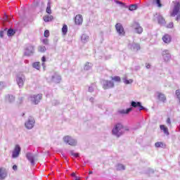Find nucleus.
Listing matches in <instances>:
<instances>
[{
    "instance_id": "obj_2",
    "label": "nucleus",
    "mask_w": 180,
    "mask_h": 180,
    "mask_svg": "<svg viewBox=\"0 0 180 180\" xmlns=\"http://www.w3.org/2000/svg\"><path fill=\"white\" fill-rule=\"evenodd\" d=\"M124 129L123 124L118 123L115 124V127L112 129V134L115 136H117L118 137H120L122 136V132H120V130Z\"/></svg>"
},
{
    "instance_id": "obj_25",
    "label": "nucleus",
    "mask_w": 180,
    "mask_h": 180,
    "mask_svg": "<svg viewBox=\"0 0 180 180\" xmlns=\"http://www.w3.org/2000/svg\"><path fill=\"white\" fill-rule=\"evenodd\" d=\"M53 18V15H45L44 17V22H51Z\"/></svg>"
},
{
    "instance_id": "obj_18",
    "label": "nucleus",
    "mask_w": 180,
    "mask_h": 180,
    "mask_svg": "<svg viewBox=\"0 0 180 180\" xmlns=\"http://www.w3.org/2000/svg\"><path fill=\"white\" fill-rule=\"evenodd\" d=\"M15 34H16V30L10 28L7 30V36L8 37H12L13 36H15Z\"/></svg>"
},
{
    "instance_id": "obj_9",
    "label": "nucleus",
    "mask_w": 180,
    "mask_h": 180,
    "mask_svg": "<svg viewBox=\"0 0 180 180\" xmlns=\"http://www.w3.org/2000/svg\"><path fill=\"white\" fill-rule=\"evenodd\" d=\"M115 28L119 34H120L121 36H124V28H123V26L121 25L120 23L116 24Z\"/></svg>"
},
{
    "instance_id": "obj_42",
    "label": "nucleus",
    "mask_w": 180,
    "mask_h": 180,
    "mask_svg": "<svg viewBox=\"0 0 180 180\" xmlns=\"http://www.w3.org/2000/svg\"><path fill=\"white\" fill-rule=\"evenodd\" d=\"M154 172H155L154 169H149L148 174H154Z\"/></svg>"
},
{
    "instance_id": "obj_31",
    "label": "nucleus",
    "mask_w": 180,
    "mask_h": 180,
    "mask_svg": "<svg viewBox=\"0 0 180 180\" xmlns=\"http://www.w3.org/2000/svg\"><path fill=\"white\" fill-rule=\"evenodd\" d=\"M155 2L158 8H162V4H161V0H155Z\"/></svg>"
},
{
    "instance_id": "obj_52",
    "label": "nucleus",
    "mask_w": 180,
    "mask_h": 180,
    "mask_svg": "<svg viewBox=\"0 0 180 180\" xmlns=\"http://www.w3.org/2000/svg\"><path fill=\"white\" fill-rule=\"evenodd\" d=\"M24 115H25V113H22V116H23Z\"/></svg>"
},
{
    "instance_id": "obj_33",
    "label": "nucleus",
    "mask_w": 180,
    "mask_h": 180,
    "mask_svg": "<svg viewBox=\"0 0 180 180\" xmlns=\"http://www.w3.org/2000/svg\"><path fill=\"white\" fill-rule=\"evenodd\" d=\"M70 155L75 157V158H78V157H79V153H74V150L70 151Z\"/></svg>"
},
{
    "instance_id": "obj_39",
    "label": "nucleus",
    "mask_w": 180,
    "mask_h": 180,
    "mask_svg": "<svg viewBox=\"0 0 180 180\" xmlns=\"http://www.w3.org/2000/svg\"><path fill=\"white\" fill-rule=\"evenodd\" d=\"M42 43L43 44H45L46 46H47V44H49V39H43Z\"/></svg>"
},
{
    "instance_id": "obj_50",
    "label": "nucleus",
    "mask_w": 180,
    "mask_h": 180,
    "mask_svg": "<svg viewBox=\"0 0 180 180\" xmlns=\"http://www.w3.org/2000/svg\"><path fill=\"white\" fill-rule=\"evenodd\" d=\"M94 174V172H92V171H89V175H91V174Z\"/></svg>"
},
{
    "instance_id": "obj_6",
    "label": "nucleus",
    "mask_w": 180,
    "mask_h": 180,
    "mask_svg": "<svg viewBox=\"0 0 180 180\" xmlns=\"http://www.w3.org/2000/svg\"><path fill=\"white\" fill-rule=\"evenodd\" d=\"M65 143L69 144V146H77V141L72 139L70 136H66L63 138Z\"/></svg>"
},
{
    "instance_id": "obj_49",
    "label": "nucleus",
    "mask_w": 180,
    "mask_h": 180,
    "mask_svg": "<svg viewBox=\"0 0 180 180\" xmlns=\"http://www.w3.org/2000/svg\"><path fill=\"white\" fill-rule=\"evenodd\" d=\"M71 176H75V178H77L76 175H75V172H72L71 174Z\"/></svg>"
},
{
    "instance_id": "obj_15",
    "label": "nucleus",
    "mask_w": 180,
    "mask_h": 180,
    "mask_svg": "<svg viewBox=\"0 0 180 180\" xmlns=\"http://www.w3.org/2000/svg\"><path fill=\"white\" fill-rule=\"evenodd\" d=\"M26 157L27 160L31 162V164L34 165V160H36V157L32 153H27Z\"/></svg>"
},
{
    "instance_id": "obj_3",
    "label": "nucleus",
    "mask_w": 180,
    "mask_h": 180,
    "mask_svg": "<svg viewBox=\"0 0 180 180\" xmlns=\"http://www.w3.org/2000/svg\"><path fill=\"white\" fill-rule=\"evenodd\" d=\"M41 99H43V94H34L31 96V102H32L34 105H39Z\"/></svg>"
},
{
    "instance_id": "obj_10",
    "label": "nucleus",
    "mask_w": 180,
    "mask_h": 180,
    "mask_svg": "<svg viewBox=\"0 0 180 180\" xmlns=\"http://www.w3.org/2000/svg\"><path fill=\"white\" fill-rule=\"evenodd\" d=\"M162 40H163L164 43H166V44H169V43L172 41V37H171V35L165 34L162 37Z\"/></svg>"
},
{
    "instance_id": "obj_20",
    "label": "nucleus",
    "mask_w": 180,
    "mask_h": 180,
    "mask_svg": "<svg viewBox=\"0 0 180 180\" xmlns=\"http://www.w3.org/2000/svg\"><path fill=\"white\" fill-rule=\"evenodd\" d=\"M160 130H163L165 134L168 136L169 134V131H168V127H165V125H160Z\"/></svg>"
},
{
    "instance_id": "obj_13",
    "label": "nucleus",
    "mask_w": 180,
    "mask_h": 180,
    "mask_svg": "<svg viewBox=\"0 0 180 180\" xmlns=\"http://www.w3.org/2000/svg\"><path fill=\"white\" fill-rule=\"evenodd\" d=\"M83 18L81 14L77 15L75 18V25H82Z\"/></svg>"
},
{
    "instance_id": "obj_8",
    "label": "nucleus",
    "mask_w": 180,
    "mask_h": 180,
    "mask_svg": "<svg viewBox=\"0 0 180 180\" xmlns=\"http://www.w3.org/2000/svg\"><path fill=\"white\" fill-rule=\"evenodd\" d=\"M162 56L166 62H167L171 58V53H169V51H168V49H165L162 51Z\"/></svg>"
},
{
    "instance_id": "obj_29",
    "label": "nucleus",
    "mask_w": 180,
    "mask_h": 180,
    "mask_svg": "<svg viewBox=\"0 0 180 180\" xmlns=\"http://www.w3.org/2000/svg\"><path fill=\"white\" fill-rule=\"evenodd\" d=\"M123 82L125 84V85H129V84H132L133 83V79H127L126 78L123 79Z\"/></svg>"
},
{
    "instance_id": "obj_37",
    "label": "nucleus",
    "mask_w": 180,
    "mask_h": 180,
    "mask_svg": "<svg viewBox=\"0 0 180 180\" xmlns=\"http://www.w3.org/2000/svg\"><path fill=\"white\" fill-rule=\"evenodd\" d=\"M15 101V96H8V102L11 103Z\"/></svg>"
},
{
    "instance_id": "obj_14",
    "label": "nucleus",
    "mask_w": 180,
    "mask_h": 180,
    "mask_svg": "<svg viewBox=\"0 0 180 180\" xmlns=\"http://www.w3.org/2000/svg\"><path fill=\"white\" fill-rule=\"evenodd\" d=\"M6 176H8V172H6V170L0 167V179L4 180Z\"/></svg>"
},
{
    "instance_id": "obj_16",
    "label": "nucleus",
    "mask_w": 180,
    "mask_h": 180,
    "mask_svg": "<svg viewBox=\"0 0 180 180\" xmlns=\"http://www.w3.org/2000/svg\"><path fill=\"white\" fill-rule=\"evenodd\" d=\"M34 51V46L29 45L25 48V53L27 54H33Z\"/></svg>"
},
{
    "instance_id": "obj_12",
    "label": "nucleus",
    "mask_w": 180,
    "mask_h": 180,
    "mask_svg": "<svg viewBox=\"0 0 180 180\" xmlns=\"http://www.w3.org/2000/svg\"><path fill=\"white\" fill-rule=\"evenodd\" d=\"M131 105L132 108H139V110H143L144 109V107L141 105V103L140 102L131 101Z\"/></svg>"
},
{
    "instance_id": "obj_34",
    "label": "nucleus",
    "mask_w": 180,
    "mask_h": 180,
    "mask_svg": "<svg viewBox=\"0 0 180 180\" xmlns=\"http://www.w3.org/2000/svg\"><path fill=\"white\" fill-rule=\"evenodd\" d=\"M8 30V29L5 28L4 30L0 31V37L3 39L5 32Z\"/></svg>"
},
{
    "instance_id": "obj_7",
    "label": "nucleus",
    "mask_w": 180,
    "mask_h": 180,
    "mask_svg": "<svg viewBox=\"0 0 180 180\" xmlns=\"http://www.w3.org/2000/svg\"><path fill=\"white\" fill-rule=\"evenodd\" d=\"M19 154H20V146L19 145H16L13 150V158H18V157H19Z\"/></svg>"
},
{
    "instance_id": "obj_17",
    "label": "nucleus",
    "mask_w": 180,
    "mask_h": 180,
    "mask_svg": "<svg viewBox=\"0 0 180 180\" xmlns=\"http://www.w3.org/2000/svg\"><path fill=\"white\" fill-rule=\"evenodd\" d=\"M17 84L20 88H22L25 85V79H22L20 77H18L16 79Z\"/></svg>"
},
{
    "instance_id": "obj_36",
    "label": "nucleus",
    "mask_w": 180,
    "mask_h": 180,
    "mask_svg": "<svg viewBox=\"0 0 180 180\" xmlns=\"http://www.w3.org/2000/svg\"><path fill=\"white\" fill-rule=\"evenodd\" d=\"M44 36V37H49L50 36V31H49L48 30H45Z\"/></svg>"
},
{
    "instance_id": "obj_4",
    "label": "nucleus",
    "mask_w": 180,
    "mask_h": 180,
    "mask_svg": "<svg viewBox=\"0 0 180 180\" xmlns=\"http://www.w3.org/2000/svg\"><path fill=\"white\" fill-rule=\"evenodd\" d=\"M115 87V83L110 80H104L103 82V89H110V88Z\"/></svg>"
},
{
    "instance_id": "obj_47",
    "label": "nucleus",
    "mask_w": 180,
    "mask_h": 180,
    "mask_svg": "<svg viewBox=\"0 0 180 180\" xmlns=\"http://www.w3.org/2000/svg\"><path fill=\"white\" fill-rule=\"evenodd\" d=\"M151 67V65H150V63H146V68H150Z\"/></svg>"
},
{
    "instance_id": "obj_43",
    "label": "nucleus",
    "mask_w": 180,
    "mask_h": 180,
    "mask_svg": "<svg viewBox=\"0 0 180 180\" xmlns=\"http://www.w3.org/2000/svg\"><path fill=\"white\" fill-rule=\"evenodd\" d=\"M4 89V82H0V90Z\"/></svg>"
},
{
    "instance_id": "obj_30",
    "label": "nucleus",
    "mask_w": 180,
    "mask_h": 180,
    "mask_svg": "<svg viewBox=\"0 0 180 180\" xmlns=\"http://www.w3.org/2000/svg\"><path fill=\"white\" fill-rule=\"evenodd\" d=\"M46 13L51 15V6L50 5V2H49L47 4Z\"/></svg>"
},
{
    "instance_id": "obj_46",
    "label": "nucleus",
    "mask_w": 180,
    "mask_h": 180,
    "mask_svg": "<svg viewBox=\"0 0 180 180\" xmlns=\"http://www.w3.org/2000/svg\"><path fill=\"white\" fill-rule=\"evenodd\" d=\"M41 61H42V63H46V56H43L41 58Z\"/></svg>"
},
{
    "instance_id": "obj_22",
    "label": "nucleus",
    "mask_w": 180,
    "mask_h": 180,
    "mask_svg": "<svg viewBox=\"0 0 180 180\" xmlns=\"http://www.w3.org/2000/svg\"><path fill=\"white\" fill-rule=\"evenodd\" d=\"M67 32H68V27L67 25L64 24L62 27V33L64 36H65V34H67Z\"/></svg>"
},
{
    "instance_id": "obj_23",
    "label": "nucleus",
    "mask_w": 180,
    "mask_h": 180,
    "mask_svg": "<svg viewBox=\"0 0 180 180\" xmlns=\"http://www.w3.org/2000/svg\"><path fill=\"white\" fill-rule=\"evenodd\" d=\"M111 79H112V81H114V82H122V79L119 76L111 77Z\"/></svg>"
},
{
    "instance_id": "obj_19",
    "label": "nucleus",
    "mask_w": 180,
    "mask_h": 180,
    "mask_svg": "<svg viewBox=\"0 0 180 180\" xmlns=\"http://www.w3.org/2000/svg\"><path fill=\"white\" fill-rule=\"evenodd\" d=\"M155 146L156 147V148H165L167 147V145L163 142H156L155 143Z\"/></svg>"
},
{
    "instance_id": "obj_11",
    "label": "nucleus",
    "mask_w": 180,
    "mask_h": 180,
    "mask_svg": "<svg viewBox=\"0 0 180 180\" xmlns=\"http://www.w3.org/2000/svg\"><path fill=\"white\" fill-rule=\"evenodd\" d=\"M158 99L160 101V102H163V103L167 102V96H165V94L161 92H158Z\"/></svg>"
},
{
    "instance_id": "obj_44",
    "label": "nucleus",
    "mask_w": 180,
    "mask_h": 180,
    "mask_svg": "<svg viewBox=\"0 0 180 180\" xmlns=\"http://www.w3.org/2000/svg\"><path fill=\"white\" fill-rule=\"evenodd\" d=\"M13 169L14 171H17V170H18V166H17L16 165H14L13 166Z\"/></svg>"
},
{
    "instance_id": "obj_48",
    "label": "nucleus",
    "mask_w": 180,
    "mask_h": 180,
    "mask_svg": "<svg viewBox=\"0 0 180 180\" xmlns=\"http://www.w3.org/2000/svg\"><path fill=\"white\" fill-rule=\"evenodd\" d=\"M86 39V37L85 35L82 36V40H85Z\"/></svg>"
},
{
    "instance_id": "obj_38",
    "label": "nucleus",
    "mask_w": 180,
    "mask_h": 180,
    "mask_svg": "<svg viewBox=\"0 0 180 180\" xmlns=\"http://www.w3.org/2000/svg\"><path fill=\"white\" fill-rule=\"evenodd\" d=\"M134 49H135V50H137V51H139V50H140V49H141L140 44H136Z\"/></svg>"
},
{
    "instance_id": "obj_40",
    "label": "nucleus",
    "mask_w": 180,
    "mask_h": 180,
    "mask_svg": "<svg viewBox=\"0 0 180 180\" xmlns=\"http://www.w3.org/2000/svg\"><path fill=\"white\" fill-rule=\"evenodd\" d=\"M131 110H132V108H127V109L125 110L124 113H126V114L127 115V113H129V112H131Z\"/></svg>"
},
{
    "instance_id": "obj_41",
    "label": "nucleus",
    "mask_w": 180,
    "mask_h": 180,
    "mask_svg": "<svg viewBox=\"0 0 180 180\" xmlns=\"http://www.w3.org/2000/svg\"><path fill=\"white\" fill-rule=\"evenodd\" d=\"M115 3H116V4H120L122 5V6H124V3H123V2H122V1H120L116 0V1H115Z\"/></svg>"
},
{
    "instance_id": "obj_5",
    "label": "nucleus",
    "mask_w": 180,
    "mask_h": 180,
    "mask_svg": "<svg viewBox=\"0 0 180 180\" xmlns=\"http://www.w3.org/2000/svg\"><path fill=\"white\" fill-rule=\"evenodd\" d=\"M25 126L26 129L30 130V129H33L34 127V119L32 117H30L28 120L25 123Z\"/></svg>"
},
{
    "instance_id": "obj_51",
    "label": "nucleus",
    "mask_w": 180,
    "mask_h": 180,
    "mask_svg": "<svg viewBox=\"0 0 180 180\" xmlns=\"http://www.w3.org/2000/svg\"><path fill=\"white\" fill-rule=\"evenodd\" d=\"M58 78H59L60 79H61V77H60V76H58Z\"/></svg>"
},
{
    "instance_id": "obj_35",
    "label": "nucleus",
    "mask_w": 180,
    "mask_h": 180,
    "mask_svg": "<svg viewBox=\"0 0 180 180\" xmlns=\"http://www.w3.org/2000/svg\"><path fill=\"white\" fill-rule=\"evenodd\" d=\"M166 27L167 29H172L174 27V22H171L169 24L167 25Z\"/></svg>"
},
{
    "instance_id": "obj_45",
    "label": "nucleus",
    "mask_w": 180,
    "mask_h": 180,
    "mask_svg": "<svg viewBox=\"0 0 180 180\" xmlns=\"http://www.w3.org/2000/svg\"><path fill=\"white\" fill-rule=\"evenodd\" d=\"M167 124H171V118L168 117L167 120Z\"/></svg>"
},
{
    "instance_id": "obj_21",
    "label": "nucleus",
    "mask_w": 180,
    "mask_h": 180,
    "mask_svg": "<svg viewBox=\"0 0 180 180\" xmlns=\"http://www.w3.org/2000/svg\"><path fill=\"white\" fill-rule=\"evenodd\" d=\"M158 23H159V25H163V23H165V19H164L163 16L159 15L158 17Z\"/></svg>"
},
{
    "instance_id": "obj_24",
    "label": "nucleus",
    "mask_w": 180,
    "mask_h": 180,
    "mask_svg": "<svg viewBox=\"0 0 180 180\" xmlns=\"http://www.w3.org/2000/svg\"><path fill=\"white\" fill-rule=\"evenodd\" d=\"M135 30L139 34H141V33H143V27H141L140 25H137L135 27Z\"/></svg>"
},
{
    "instance_id": "obj_1",
    "label": "nucleus",
    "mask_w": 180,
    "mask_h": 180,
    "mask_svg": "<svg viewBox=\"0 0 180 180\" xmlns=\"http://www.w3.org/2000/svg\"><path fill=\"white\" fill-rule=\"evenodd\" d=\"M172 4L174 5L172 12H170V16L172 18L176 17V20H180V2L177 1H173Z\"/></svg>"
},
{
    "instance_id": "obj_28",
    "label": "nucleus",
    "mask_w": 180,
    "mask_h": 180,
    "mask_svg": "<svg viewBox=\"0 0 180 180\" xmlns=\"http://www.w3.org/2000/svg\"><path fill=\"white\" fill-rule=\"evenodd\" d=\"M137 8V4H131L129 6V11H136Z\"/></svg>"
},
{
    "instance_id": "obj_26",
    "label": "nucleus",
    "mask_w": 180,
    "mask_h": 180,
    "mask_svg": "<svg viewBox=\"0 0 180 180\" xmlns=\"http://www.w3.org/2000/svg\"><path fill=\"white\" fill-rule=\"evenodd\" d=\"M47 49H46V46H39L38 47V51H39V53H46Z\"/></svg>"
},
{
    "instance_id": "obj_32",
    "label": "nucleus",
    "mask_w": 180,
    "mask_h": 180,
    "mask_svg": "<svg viewBox=\"0 0 180 180\" xmlns=\"http://www.w3.org/2000/svg\"><path fill=\"white\" fill-rule=\"evenodd\" d=\"M117 169L119 171H123L125 169V167H124V165H122V164H120L117 165Z\"/></svg>"
},
{
    "instance_id": "obj_27",
    "label": "nucleus",
    "mask_w": 180,
    "mask_h": 180,
    "mask_svg": "<svg viewBox=\"0 0 180 180\" xmlns=\"http://www.w3.org/2000/svg\"><path fill=\"white\" fill-rule=\"evenodd\" d=\"M33 68L36 70H40V62H34L32 63Z\"/></svg>"
}]
</instances>
